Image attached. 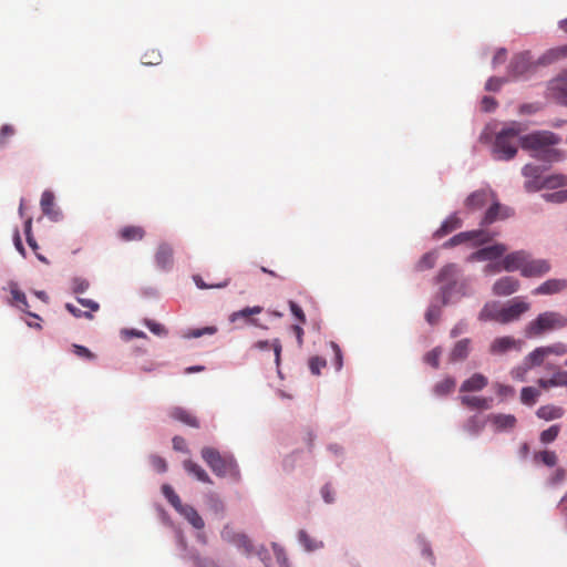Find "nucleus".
I'll return each instance as SVG.
<instances>
[{
  "mask_svg": "<svg viewBox=\"0 0 567 567\" xmlns=\"http://www.w3.org/2000/svg\"><path fill=\"white\" fill-rule=\"evenodd\" d=\"M558 141L559 138L548 131L534 132L519 138L522 148L534 151L536 158L547 162H558L563 159L560 152L551 148Z\"/></svg>",
  "mask_w": 567,
  "mask_h": 567,
  "instance_id": "f257e3e1",
  "label": "nucleus"
},
{
  "mask_svg": "<svg viewBox=\"0 0 567 567\" xmlns=\"http://www.w3.org/2000/svg\"><path fill=\"white\" fill-rule=\"evenodd\" d=\"M526 127L519 122H512L502 128L494 142L493 152L498 159H512L517 153V137Z\"/></svg>",
  "mask_w": 567,
  "mask_h": 567,
  "instance_id": "f03ea898",
  "label": "nucleus"
},
{
  "mask_svg": "<svg viewBox=\"0 0 567 567\" xmlns=\"http://www.w3.org/2000/svg\"><path fill=\"white\" fill-rule=\"evenodd\" d=\"M200 455L215 475L219 477H239V468L233 455H223L216 449L209 446L203 447Z\"/></svg>",
  "mask_w": 567,
  "mask_h": 567,
  "instance_id": "7ed1b4c3",
  "label": "nucleus"
},
{
  "mask_svg": "<svg viewBox=\"0 0 567 567\" xmlns=\"http://www.w3.org/2000/svg\"><path fill=\"white\" fill-rule=\"evenodd\" d=\"M567 326V318L556 311H545L529 321L524 333L526 338H537L549 331L561 329Z\"/></svg>",
  "mask_w": 567,
  "mask_h": 567,
  "instance_id": "20e7f679",
  "label": "nucleus"
},
{
  "mask_svg": "<svg viewBox=\"0 0 567 567\" xmlns=\"http://www.w3.org/2000/svg\"><path fill=\"white\" fill-rule=\"evenodd\" d=\"M513 215L514 210L508 206L502 205L497 199V195L495 194V198L489 203L488 208L482 218L481 225L487 226L497 220L509 218Z\"/></svg>",
  "mask_w": 567,
  "mask_h": 567,
  "instance_id": "39448f33",
  "label": "nucleus"
},
{
  "mask_svg": "<svg viewBox=\"0 0 567 567\" xmlns=\"http://www.w3.org/2000/svg\"><path fill=\"white\" fill-rule=\"evenodd\" d=\"M458 274V267L455 264H447L441 268L437 275V281L441 284H445L441 289L442 293V305H446L450 301L451 293V285L455 282V279Z\"/></svg>",
  "mask_w": 567,
  "mask_h": 567,
  "instance_id": "423d86ee",
  "label": "nucleus"
},
{
  "mask_svg": "<svg viewBox=\"0 0 567 567\" xmlns=\"http://www.w3.org/2000/svg\"><path fill=\"white\" fill-rule=\"evenodd\" d=\"M495 198V192L489 188H483L473 192L465 199V207L468 212L481 210Z\"/></svg>",
  "mask_w": 567,
  "mask_h": 567,
  "instance_id": "0eeeda50",
  "label": "nucleus"
},
{
  "mask_svg": "<svg viewBox=\"0 0 567 567\" xmlns=\"http://www.w3.org/2000/svg\"><path fill=\"white\" fill-rule=\"evenodd\" d=\"M530 309V305L518 298L511 300L507 305L503 306V324L516 321L522 315Z\"/></svg>",
  "mask_w": 567,
  "mask_h": 567,
  "instance_id": "6e6552de",
  "label": "nucleus"
},
{
  "mask_svg": "<svg viewBox=\"0 0 567 567\" xmlns=\"http://www.w3.org/2000/svg\"><path fill=\"white\" fill-rule=\"evenodd\" d=\"M523 341L515 339L511 336L499 337L493 340L489 344V353L493 355H502L508 351H519L522 349Z\"/></svg>",
  "mask_w": 567,
  "mask_h": 567,
  "instance_id": "1a4fd4ad",
  "label": "nucleus"
},
{
  "mask_svg": "<svg viewBox=\"0 0 567 567\" xmlns=\"http://www.w3.org/2000/svg\"><path fill=\"white\" fill-rule=\"evenodd\" d=\"M491 238L483 230H471L460 233L443 244L444 248H452L463 243L476 240L480 244L488 241Z\"/></svg>",
  "mask_w": 567,
  "mask_h": 567,
  "instance_id": "9d476101",
  "label": "nucleus"
},
{
  "mask_svg": "<svg viewBox=\"0 0 567 567\" xmlns=\"http://www.w3.org/2000/svg\"><path fill=\"white\" fill-rule=\"evenodd\" d=\"M550 270V264L545 259H532L527 254L522 276L524 277H540Z\"/></svg>",
  "mask_w": 567,
  "mask_h": 567,
  "instance_id": "9b49d317",
  "label": "nucleus"
},
{
  "mask_svg": "<svg viewBox=\"0 0 567 567\" xmlns=\"http://www.w3.org/2000/svg\"><path fill=\"white\" fill-rule=\"evenodd\" d=\"M506 251L507 247L504 244H495L473 252L470 260H495L502 257Z\"/></svg>",
  "mask_w": 567,
  "mask_h": 567,
  "instance_id": "f8f14e48",
  "label": "nucleus"
},
{
  "mask_svg": "<svg viewBox=\"0 0 567 567\" xmlns=\"http://www.w3.org/2000/svg\"><path fill=\"white\" fill-rule=\"evenodd\" d=\"M40 206L42 213L51 220L58 221L61 218L62 214L61 210L55 207V197L52 192L45 190L42 193Z\"/></svg>",
  "mask_w": 567,
  "mask_h": 567,
  "instance_id": "ddd939ff",
  "label": "nucleus"
},
{
  "mask_svg": "<svg viewBox=\"0 0 567 567\" xmlns=\"http://www.w3.org/2000/svg\"><path fill=\"white\" fill-rule=\"evenodd\" d=\"M519 288V281L515 277L505 276L499 278L493 285V293L495 296H509Z\"/></svg>",
  "mask_w": 567,
  "mask_h": 567,
  "instance_id": "4468645a",
  "label": "nucleus"
},
{
  "mask_svg": "<svg viewBox=\"0 0 567 567\" xmlns=\"http://www.w3.org/2000/svg\"><path fill=\"white\" fill-rule=\"evenodd\" d=\"M526 256H527V252L524 250H518V251H514L512 254L506 255L501 261L503 270H505V271L519 270L522 272Z\"/></svg>",
  "mask_w": 567,
  "mask_h": 567,
  "instance_id": "2eb2a0df",
  "label": "nucleus"
},
{
  "mask_svg": "<svg viewBox=\"0 0 567 567\" xmlns=\"http://www.w3.org/2000/svg\"><path fill=\"white\" fill-rule=\"evenodd\" d=\"M532 63L529 58L525 53L516 54L513 56L508 70L513 78L524 75L529 71Z\"/></svg>",
  "mask_w": 567,
  "mask_h": 567,
  "instance_id": "dca6fc26",
  "label": "nucleus"
},
{
  "mask_svg": "<svg viewBox=\"0 0 567 567\" xmlns=\"http://www.w3.org/2000/svg\"><path fill=\"white\" fill-rule=\"evenodd\" d=\"M174 251L168 244H161L155 254V262L158 268L168 270L173 267Z\"/></svg>",
  "mask_w": 567,
  "mask_h": 567,
  "instance_id": "f3484780",
  "label": "nucleus"
},
{
  "mask_svg": "<svg viewBox=\"0 0 567 567\" xmlns=\"http://www.w3.org/2000/svg\"><path fill=\"white\" fill-rule=\"evenodd\" d=\"M503 306L493 301L487 302L478 315L481 321H496L503 324Z\"/></svg>",
  "mask_w": 567,
  "mask_h": 567,
  "instance_id": "a211bd4d",
  "label": "nucleus"
},
{
  "mask_svg": "<svg viewBox=\"0 0 567 567\" xmlns=\"http://www.w3.org/2000/svg\"><path fill=\"white\" fill-rule=\"evenodd\" d=\"M567 288L566 279H548L533 290V295H555Z\"/></svg>",
  "mask_w": 567,
  "mask_h": 567,
  "instance_id": "6ab92c4d",
  "label": "nucleus"
},
{
  "mask_svg": "<svg viewBox=\"0 0 567 567\" xmlns=\"http://www.w3.org/2000/svg\"><path fill=\"white\" fill-rule=\"evenodd\" d=\"M461 404L472 410H488L492 406L493 399L475 395H461Z\"/></svg>",
  "mask_w": 567,
  "mask_h": 567,
  "instance_id": "aec40b11",
  "label": "nucleus"
},
{
  "mask_svg": "<svg viewBox=\"0 0 567 567\" xmlns=\"http://www.w3.org/2000/svg\"><path fill=\"white\" fill-rule=\"evenodd\" d=\"M176 512L181 514L194 528H204V519L192 505L183 504Z\"/></svg>",
  "mask_w": 567,
  "mask_h": 567,
  "instance_id": "412c9836",
  "label": "nucleus"
},
{
  "mask_svg": "<svg viewBox=\"0 0 567 567\" xmlns=\"http://www.w3.org/2000/svg\"><path fill=\"white\" fill-rule=\"evenodd\" d=\"M221 537L226 540L234 543L238 548L243 549L245 554L249 555L252 553L254 547L250 539L245 534H234L230 537V532L226 527L221 532Z\"/></svg>",
  "mask_w": 567,
  "mask_h": 567,
  "instance_id": "4be33fe9",
  "label": "nucleus"
},
{
  "mask_svg": "<svg viewBox=\"0 0 567 567\" xmlns=\"http://www.w3.org/2000/svg\"><path fill=\"white\" fill-rule=\"evenodd\" d=\"M487 384L488 380L485 375L482 373H474L462 383L460 392H477L483 390Z\"/></svg>",
  "mask_w": 567,
  "mask_h": 567,
  "instance_id": "5701e85b",
  "label": "nucleus"
},
{
  "mask_svg": "<svg viewBox=\"0 0 567 567\" xmlns=\"http://www.w3.org/2000/svg\"><path fill=\"white\" fill-rule=\"evenodd\" d=\"M488 421L494 425L496 431H505L514 429L516 425V417L512 414H491Z\"/></svg>",
  "mask_w": 567,
  "mask_h": 567,
  "instance_id": "b1692460",
  "label": "nucleus"
},
{
  "mask_svg": "<svg viewBox=\"0 0 567 567\" xmlns=\"http://www.w3.org/2000/svg\"><path fill=\"white\" fill-rule=\"evenodd\" d=\"M565 414V410L561 406L555 404H546L542 405L537 409L536 415L538 419L544 421H554L563 417Z\"/></svg>",
  "mask_w": 567,
  "mask_h": 567,
  "instance_id": "393cba45",
  "label": "nucleus"
},
{
  "mask_svg": "<svg viewBox=\"0 0 567 567\" xmlns=\"http://www.w3.org/2000/svg\"><path fill=\"white\" fill-rule=\"evenodd\" d=\"M462 226V220L456 214L449 216L434 233L435 238H442Z\"/></svg>",
  "mask_w": 567,
  "mask_h": 567,
  "instance_id": "a878e982",
  "label": "nucleus"
},
{
  "mask_svg": "<svg viewBox=\"0 0 567 567\" xmlns=\"http://www.w3.org/2000/svg\"><path fill=\"white\" fill-rule=\"evenodd\" d=\"M169 416L173 417L174 420H177V421L188 425V426L199 427V422L196 419V416L193 415L189 411H187L181 406L173 408L169 411Z\"/></svg>",
  "mask_w": 567,
  "mask_h": 567,
  "instance_id": "bb28decb",
  "label": "nucleus"
},
{
  "mask_svg": "<svg viewBox=\"0 0 567 567\" xmlns=\"http://www.w3.org/2000/svg\"><path fill=\"white\" fill-rule=\"evenodd\" d=\"M118 236L124 241L142 240L145 236V230L141 226H125L118 230Z\"/></svg>",
  "mask_w": 567,
  "mask_h": 567,
  "instance_id": "cd10ccee",
  "label": "nucleus"
},
{
  "mask_svg": "<svg viewBox=\"0 0 567 567\" xmlns=\"http://www.w3.org/2000/svg\"><path fill=\"white\" fill-rule=\"evenodd\" d=\"M183 466L188 474L194 475L198 481L208 484L212 483V480L209 475L206 473V471L192 460L184 461Z\"/></svg>",
  "mask_w": 567,
  "mask_h": 567,
  "instance_id": "c85d7f7f",
  "label": "nucleus"
},
{
  "mask_svg": "<svg viewBox=\"0 0 567 567\" xmlns=\"http://www.w3.org/2000/svg\"><path fill=\"white\" fill-rule=\"evenodd\" d=\"M470 339H462L457 341L450 353L451 361H462L467 358L470 353Z\"/></svg>",
  "mask_w": 567,
  "mask_h": 567,
  "instance_id": "c756f323",
  "label": "nucleus"
},
{
  "mask_svg": "<svg viewBox=\"0 0 567 567\" xmlns=\"http://www.w3.org/2000/svg\"><path fill=\"white\" fill-rule=\"evenodd\" d=\"M254 348L259 349V350H266V349L271 348L275 353V363H276L277 368H279L280 361H281V351H282V346H281V342L279 339H275L271 342H269L267 340L257 341L254 344Z\"/></svg>",
  "mask_w": 567,
  "mask_h": 567,
  "instance_id": "7c9ffc66",
  "label": "nucleus"
},
{
  "mask_svg": "<svg viewBox=\"0 0 567 567\" xmlns=\"http://www.w3.org/2000/svg\"><path fill=\"white\" fill-rule=\"evenodd\" d=\"M558 457L554 451H539L535 452L533 455V462L536 465L544 464L548 467H554L557 464Z\"/></svg>",
  "mask_w": 567,
  "mask_h": 567,
  "instance_id": "2f4dec72",
  "label": "nucleus"
},
{
  "mask_svg": "<svg viewBox=\"0 0 567 567\" xmlns=\"http://www.w3.org/2000/svg\"><path fill=\"white\" fill-rule=\"evenodd\" d=\"M564 58H567V44L548 50L540 58V62L543 64H550Z\"/></svg>",
  "mask_w": 567,
  "mask_h": 567,
  "instance_id": "473e14b6",
  "label": "nucleus"
},
{
  "mask_svg": "<svg viewBox=\"0 0 567 567\" xmlns=\"http://www.w3.org/2000/svg\"><path fill=\"white\" fill-rule=\"evenodd\" d=\"M485 427V420L480 415H472L464 423V430L471 435H477Z\"/></svg>",
  "mask_w": 567,
  "mask_h": 567,
  "instance_id": "72a5a7b5",
  "label": "nucleus"
},
{
  "mask_svg": "<svg viewBox=\"0 0 567 567\" xmlns=\"http://www.w3.org/2000/svg\"><path fill=\"white\" fill-rule=\"evenodd\" d=\"M547 357L548 355L546 353L545 348L538 347L530 353H528V355L525 358V361L530 368H534L542 365Z\"/></svg>",
  "mask_w": 567,
  "mask_h": 567,
  "instance_id": "f704fd0d",
  "label": "nucleus"
},
{
  "mask_svg": "<svg viewBox=\"0 0 567 567\" xmlns=\"http://www.w3.org/2000/svg\"><path fill=\"white\" fill-rule=\"evenodd\" d=\"M455 385H456L455 380L451 377H447V378L441 380L440 382H437L434 385L433 391L437 396H444V395H447L451 392H453V390L455 389Z\"/></svg>",
  "mask_w": 567,
  "mask_h": 567,
  "instance_id": "c9c22d12",
  "label": "nucleus"
},
{
  "mask_svg": "<svg viewBox=\"0 0 567 567\" xmlns=\"http://www.w3.org/2000/svg\"><path fill=\"white\" fill-rule=\"evenodd\" d=\"M10 292H11L13 302L21 310L27 311V309L29 307V303H28V300H27V297H25L24 292H22L19 289L18 284H16V282H11L10 284Z\"/></svg>",
  "mask_w": 567,
  "mask_h": 567,
  "instance_id": "e433bc0d",
  "label": "nucleus"
},
{
  "mask_svg": "<svg viewBox=\"0 0 567 567\" xmlns=\"http://www.w3.org/2000/svg\"><path fill=\"white\" fill-rule=\"evenodd\" d=\"M550 87L559 94L561 102L564 103V100L567 99V73H564L553 80Z\"/></svg>",
  "mask_w": 567,
  "mask_h": 567,
  "instance_id": "4c0bfd02",
  "label": "nucleus"
},
{
  "mask_svg": "<svg viewBox=\"0 0 567 567\" xmlns=\"http://www.w3.org/2000/svg\"><path fill=\"white\" fill-rule=\"evenodd\" d=\"M540 395V391L534 386H525L520 392V401L525 405H534Z\"/></svg>",
  "mask_w": 567,
  "mask_h": 567,
  "instance_id": "58836bf2",
  "label": "nucleus"
},
{
  "mask_svg": "<svg viewBox=\"0 0 567 567\" xmlns=\"http://www.w3.org/2000/svg\"><path fill=\"white\" fill-rule=\"evenodd\" d=\"M437 259V252L436 251H430L422 256V258L416 264V270L424 271L427 269H432Z\"/></svg>",
  "mask_w": 567,
  "mask_h": 567,
  "instance_id": "ea45409f",
  "label": "nucleus"
},
{
  "mask_svg": "<svg viewBox=\"0 0 567 567\" xmlns=\"http://www.w3.org/2000/svg\"><path fill=\"white\" fill-rule=\"evenodd\" d=\"M543 185H545V188H557L567 186V175L554 174L550 176H546L543 179Z\"/></svg>",
  "mask_w": 567,
  "mask_h": 567,
  "instance_id": "a19ab883",
  "label": "nucleus"
},
{
  "mask_svg": "<svg viewBox=\"0 0 567 567\" xmlns=\"http://www.w3.org/2000/svg\"><path fill=\"white\" fill-rule=\"evenodd\" d=\"M262 311V308L259 307V306H255V307H247V308H244L239 311H236L234 313H231L230 316V321L235 322L236 320L240 319V318H244V319H247L249 320L250 322L255 323V320H250V316L252 315H258Z\"/></svg>",
  "mask_w": 567,
  "mask_h": 567,
  "instance_id": "79ce46f5",
  "label": "nucleus"
},
{
  "mask_svg": "<svg viewBox=\"0 0 567 567\" xmlns=\"http://www.w3.org/2000/svg\"><path fill=\"white\" fill-rule=\"evenodd\" d=\"M162 493L175 511H177L183 505L179 496L175 493L171 485L164 484L162 486Z\"/></svg>",
  "mask_w": 567,
  "mask_h": 567,
  "instance_id": "37998d69",
  "label": "nucleus"
},
{
  "mask_svg": "<svg viewBox=\"0 0 567 567\" xmlns=\"http://www.w3.org/2000/svg\"><path fill=\"white\" fill-rule=\"evenodd\" d=\"M560 432V425L559 424H554V425H550L547 430H544L540 434H539V440L543 444H549L551 442H554L558 434Z\"/></svg>",
  "mask_w": 567,
  "mask_h": 567,
  "instance_id": "c03bdc74",
  "label": "nucleus"
},
{
  "mask_svg": "<svg viewBox=\"0 0 567 567\" xmlns=\"http://www.w3.org/2000/svg\"><path fill=\"white\" fill-rule=\"evenodd\" d=\"M162 61V55L158 50L150 49L146 50L142 56V63L144 65H157Z\"/></svg>",
  "mask_w": 567,
  "mask_h": 567,
  "instance_id": "a18cd8bd",
  "label": "nucleus"
},
{
  "mask_svg": "<svg viewBox=\"0 0 567 567\" xmlns=\"http://www.w3.org/2000/svg\"><path fill=\"white\" fill-rule=\"evenodd\" d=\"M532 368L524 360L523 364L515 367L511 370V377L515 381L524 382L526 380V375Z\"/></svg>",
  "mask_w": 567,
  "mask_h": 567,
  "instance_id": "49530a36",
  "label": "nucleus"
},
{
  "mask_svg": "<svg viewBox=\"0 0 567 567\" xmlns=\"http://www.w3.org/2000/svg\"><path fill=\"white\" fill-rule=\"evenodd\" d=\"M25 236H27V241H28V245L31 247V249L34 251V254L37 255V257L43 261V262H47V259L41 256L40 254H38V249H39V246H38V243L35 241V239L33 238L32 234H31V219H29L27 223H25Z\"/></svg>",
  "mask_w": 567,
  "mask_h": 567,
  "instance_id": "de8ad7c7",
  "label": "nucleus"
},
{
  "mask_svg": "<svg viewBox=\"0 0 567 567\" xmlns=\"http://www.w3.org/2000/svg\"><path fill=\"white\" fill-rule=\"evenodd\" d=\"M299 542L305 546V548L309 551L315 550L322 546V543L312 540L310 536L305 532L300 530L299 534Z\"/></svg>",
  "mask_w": 567,
  "mask_h": 567,
  "instance_id": "09e8293b",
  "label": "nucleus"
},
{
  "mask_svg": "<svg viewBox=\"0 0 567 567\" xmlns=\"http://www.w3.org/2000/svg\"><path fill=\"white\" fill-rule=\"evenodd\" d=\"M442 354L441 348H434L424 355V362L437 369L440 367V357Z\"/></svg>",
  "mask_w": 567,
  "mask_h": 567,
  "instance_id": "8fccbe9b",
  "label": "nucleus"
},
{
  "mask_svg": "<svg viewBox=\"0 0 567 567\" xmlns=\"http://www.w3.org/2000/svg\"><path fill=\"white\" fill-rule=\"evenodd\" d=\"M14 134L16 130L11 124L2 125L0 128V148L4 147Z\"/></svg>",
  "mask_w": 567,
  "mask_h": 567,
  "instance_id": "3c124183",
  "label": "nucleus"
},
{
  "mask_svg": "<svg viewBox=\"0 0 567 567\" xmlns=\"http://www.w3.org/2000/svg\"><path fill=\"white\" fill-rule=\"evenodd\" d=\"M543 198L550 203H564L567 202V189L557 190L554 193L543 194Z\"/></svg>",
  "mask_w": 567,
  "mask_h": 567,
  "instance_id": "603ef678",
  "label": "nucleus"
},
{
  "mask_svg": "<svg viewBox=\"0 0 567 567\" xmlns=\"http://www.w3.org/2000/svg\"><path fill=\"white\" fill-rule=\"evenodd\" d=\"M546 350L547 355H565L567 353V344L563 342H557L550 346L544 347Z\"/></svg>",
  "mask_w": 567,
  "mask_h": 567,
  "instance_id": "864d4df0",
  "label": "nucleus"
},
{
  "mask_svg": "<svg viewBox=\"0 0 567 567\" xmlns=\"http://www.w3.org/2000/svg\"><path fill=\"white\" fill-rule=\"evenodd\" d=\"M522 174L525 178H542V169L537 165L527 164L523 167Z\"/></svg>",
  "mask_w": 567,
  "mask_h": 567,
  "instance_id": "5fc2aeb1",
  "label": "nucleus"
},
{
  "mask_svg": "<svg viewBox=\"0 0 567 567\" xmlns=\"http://www.w3.org/2000/svg\"><path fill=\"white\" fill-rule=\"evenodd\" d=\"M440 313H441V308L440 306H436L434 302L431 303V306L429 307L426 313H425V319L429 323L431 324H435L440 318Z\"/></svg>",
  "mask_w": 567,
  "mask_h": 567,
  "instance_id": "6e6d98bb",
  "label": "nucleus"
},
{
  "mask_svg": "<svg viewBox=\"0 0 567 567\" xmlns=\"http://www.w3.org/2000/svg\"><path fill=\"white\" fill-rule=\"evenodd\" d=\"M526 179L527 181L525 182L524 187L529 193L537 192V190L545 188V185H543L544 178H526Z\"/></svg>",
  "mask_w": 567,
  "mask_h": 567,
  "instance_id": "4d7b16f0",
  "label": "nucleus"
},
{
  "mask_svg": "<svg viewBox=\"0 0 567 567\" xmlns=\"http://www.w3.org/2000/svg\"><path fill=\"white\" fill-rule=\"evenodd\" d=\"M326 367V360L320 357H313L309 360V369L313 374H319L321 369Z\"/></svg>",
  "mask_w": 567,
  "mask_h": 567,
  "instance_id": "13d9d810",
  "label": "nucleus"
},
{
  "mask_svg": "<svg viewBox=\"0 0 567 567\" xmlns=\"http://www.w3.org/2000/svg\"><path fill=\"white\" fill-rule=\"evenodd\" d=\"M73 352L75 355L86 359V360H94L95 355L92 353L87 348L79 344L72 346Z\"/></svg>",
  "mask_w": 567,
  "mask_h": 567,
  "instance_id": "bf43d9fd",
  "label": "nucleus"
},
{
  "mask_svg": "<svg viewBox=\"0 0 567 567\" xmlns=\"http://www.w3.org/2000/svg\"><path fill=\"white\" fill-rule=\"evenodd\" d=\"M194 281L196 284V286L199 288V289H207V288H225L228 282H229V279H226L225 281L220 282V284H215V285H207L203 279L202 277L199 276H195L194 277Z\"/></svg>",
  "mask_w": 567,
  "mask_h": 567,
  "instance_id": "052dcab7",
  "label": "nucleus"
},
{
  "mask_svg": "<svg viewBox=\"0 0 567 567\" xmlns=\"http://www.w3.org/2000/svg\"><path fill=\"white\" fill-rule=\"evenodd\" d=\"M151 464L153 466V468L159 473H164L166 472L167 470V463L166 461L161 457V456H157V455H153L151 457Z\"/></svg>",
  "mask_w": 567,
  "mask_h": 567,
  "instance_id": "680f3d73",
  "label": "nucleus"
},
{
  "mask_svg": "<svg viewBox=\"0 0 567 567\" xmlns=\"http://www.w3.org/2000/svg\"><path fill=\"white\" fill-rule=\"evenodd\" d=\"M495 390H496L497 395H499L502 398L513 396L515 393V390L513 386L502 384V383H496Z\"/></svg>",
  "mask_w": 567,
  "mask_h": 567,
  "instance_id": "e2e57ef3",
  "label": "nucleus"
},
{
  "mask_svg": "<svg viewBox=\"0 0 567 567\" xmlns=\"http://www.w3.org/2000/svg\"><path fill=\"white\" fill-rule=\"evenodd\" d=\"M289 308L292 312V315L296 317V319L300 322V323H305L306 322V315L305 312L302 311V309L292 300L289 301Z\"/></svg>",
  "mask_w": 567,
  "mask_h": 567,
  "instance_id": "0e129e2a",
  "label": "nucleus"
},
{
  "mask_svg": "<svg viewBox=\"0 0 567 567\" xmlns=\"http://www.w3.org/2000/svg\"><path fill=\"white\" fill-rule=\"evenodd\" d=\"M217 328L216 327H206L203 329H194L190 332H188L187 337L189 338H199L204 334H214L216 333Z\"/></svg>",
  "mask_w": 567,
  "mask_h": 567,
  "instance_id": "69168bd1",
  "label": "nucleus"
},
{
  "mask_svg": "<svg viewBox=\"0 0 567 567\" xmlns=\"http://www.w3.org/2000/svg\"><path fill=\"white\" fill-rule=\"evenodd\" d=\"M90 284L87 280L85 279H82V278H75L73 280V291L75 293H83L84 291L87 290Z\"/></svg>",
  "mask_w": 567,
  "mask_h": 567,
  "instance_id": "338daca9",
  "label": "nucleus"
},
{
  "mask_svg": "<svg viewBox=\"0 0 567 567\" xmlns=\"http://www.w3.org/2000/svg\"><path fill=\"white\" fill-rule=\"evenodd\" d=\"M557 386H567V371L557 369L554 371Z\"/></svg>",
  "mask_w": 567,
  "mask_h": 567,
  "instance_id": "774afa93",
  "label": "nucleus"
}]
</instances>
